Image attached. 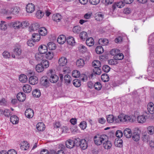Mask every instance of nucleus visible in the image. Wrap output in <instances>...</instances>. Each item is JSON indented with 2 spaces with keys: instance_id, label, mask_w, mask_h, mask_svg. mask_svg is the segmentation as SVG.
I'll return each mask as SVG.
<instances>
[{
  "instance_id": "de8ad7c7",
  "label": "nucleus",
  "mask_w": 154,
  "mask_h": 154,
  "mask_svg": "<svg viewBox=\"0 0 154 154\" xmlns=\"http://www.w3.org/2000/svg\"><path fill=\"white\" fill-rule=\"evenodd\" d=\"M87 33L85 32H82L80 33L79 36L82 39L85 40L87 37Z\"/></svg>"
},
{
  "instance_id": "5701e85b",
  "label": "nucleus",
  "mask_w": 154,
  "mask_h": 154,
  "mask_svg": "<svg viewBox=\"0 0 154 154\" xmlns=\"http://www.w3.org/2000/svg\"><path fill=\"white\" fill-rule=\"evenodd\" d=\"M103 145L104 148L105 149H110L111 146L112 144L109 141L105 140L103 142Z\"/></svg>"
},
{
  "instance_id": "7c9ffc66",
  "label": "nucleus",
  "mask_w": 154,
  "mask_h": 154,
  "mask_svg": "<svg viewBox=\"0 0 154 154\" xmlns=\"http://www.w3.org/2000/svg\"><path fill=\"white\" fill-rule=\"evenodd\" d=\"M87 84L88 87H96L97 86L98 87H101V84L99 82H97L95 83L90 81Z\"/></svg>"
},
{
  "instance_id": "a19ab883",
  "label": "nucleus",
  "mask_w": 154,
  "mask_h": 154,
  "mask_svg": "<svg viewBox=\"0 0 154 154\" xmlns=\"http://www.w3.org/2000/svg\"><path fill=\"white\" fill-rule=\"evenodd\" d=\"M101 79L104 82H107L109 80V77L108 75L104 73L102 74L101 76Z\"/></svg>"
},
{
  "instance_id": "8fccbe9b",
  "label": "nucleus",
  "mask_w": 154,
  "mask_h": 154,
  "mask_svg": "<svg viewBox=\"0 0 154 154\" xmlns=\"http://www.w3.org/2000/svg\"><path fill=\"white\" fill-rule=\"evenodd\" d=\"M64 80L66 84L70 83L71 81L70 76L68 75H66L64 76Z\"/></svg>"
},
{
  "instance_id": "c85d7f7f",
  "label": "nucleus",
  "mask_w": 154,
  "mask_h": 154,
  "mask_svg": "<svg viewBox=\"0 0 154 154\" xmlns=\"http://www.w3.org/2000/svg\"><path fill=\"white\" fill-rule=\"evenodd\" d=\"M98 42L100 45H107L109 43V41L107 39L102 38L99 39Z\"/></svg>"
},
{
  "instance_id": "7ed1b4c3",
  "label": "nucleus",
  "mask_w": 154,
  "mask_h": 154,
  "mask_svg": "<svg viewBox=\"0 0 154 154\" xmlns=\"http://www.w3.org/2000/svg\"><path fill=\"white\" fill-rule=\"evenodd\" d=\"M149 117V115L145 112L142 115H140L137 116V121L139 123H143L146 122V119Z\"/></svg>"
},
{
  "instance_id": "bf43d9fd",
  "label": "nucleus",
  "mask_w": 154,
  "mask_h": 154,
  "mask_svg": "<svg viewBox=\"0 0 154 154\" xmlns=\"http://www.w3.org/2000/svg\"><path fill=\"white\" fill-rule=\"evenodd\" d=\"M81 29V28L80 27L76 26L74 27L73 29V32L76 33H79Z\"/></svg>"
},
{
  "instance_id": "e2e57ef3",
  "label": "nucleus",
  "mask_w": 154,
  "mask_h": 154,
  "mask_svg": "<svg viewBox=\"0 0 154 154\" xmlns=\"http://www.w3.org/2000/svg\"><path fill=\"white\" fill-rule=\"evenodd\" d=\"M79 126L83 130L85 129L86 127V123L85 122L83 121L81 122L79 125Z\"/></svg>"
},
{
  "instance_id": "cd10ccee",
  "label": "nucleus",
  "mask_w": 154,
  "mask_h": 154,
  "mask_svg": "<svg viewBox=\"0 0 154 154\" xmlns=\"http://www.w3.org/2000/svg\"><path fill=\"white\" fill-rule=\"evenodd\" d=\"M61 19V16L59 14H54L52 16V19L57 22H59Z\"/></svg>"
},
{
  "instance_id": "6e6552de",
  "label": "nucleus",
  "mask_w": 154,
  "mask_h": 154,
  "mask_svg": "<svg viewBox=\"0 0 154 154\" xmlns=\"http://www.w3.org/2000/svg\"><path fill=\"white\" fill-rule=\"evenodd\" d=\"M25 115L28 118H32L34 115L33 110L30 108L27 109L25 111Z\"/></svg>"
},
{
  "instance_id": "603ef678",
  "label": "nucleus",
  "mask_w": 154,
  "mask_h": 154,
  "mask_svg": "<svg viewBox=\"0 0 154 154\" xmlns=\"http://www.w3.org/2000/svg\"><path fill=\"white\" fill-rule=\"evenodd\" d=\"M11 11L13 12V14H16L19 12L20 11V8L19 7L16 6L12 8Z\"/></svg>"
},
{
  "instance_id": "79ce46f5",
  "label": "nucleus",
  "mask_w": 154,
  "mask_h": 154,
  "mask_svg": "<svg viewBox=\"0 0 154 154\" xmlns=\"http://www.w3.org/2000/svg\"><path fill=\"white\" fill-rule=\"evenodd\" d=\"M54 56V54L53 52L52 51H49L46 54L45 57L48 59L51 60L53 58Z\"/></svg>"
},
{
  "instance_id": "ddd939ff",
  "label": "nucleus",
  "mask_w": 154,
  "mask_h": 154,
  "mask_svg": "<svg viewBox=\"0 0 154 154\" xmlns=\"http://www.w3.org/2000/svg\"><path fill=\"white\" fill-rule=\"evenodd\" d=\"M125 35L124 33H121L119 35H118V37L116 38V43L118 44L122 43Z\"/></svg>"
},
{
  "instance_id": "5fc2aeb1",
  "label": "nucleus",
  "mask_w": 154,
  "mask_h": 154,
  "mask_svg": "<svg viewBox=\"0 0 154 154\" xmlns=\"http://www.w3.org/2000/svg\"><path fill=\"white\" fill-rule=\"evenodd\" d=\"M73 84L75 87H80L81 85L80 81L77 79L74 80Z\"/></svg>"
},
{
  "instance_id": "1a4fd4ad",
  "label": "nucleus",
  "mask_w": 154,
  "mask_h": 154,
  "mask_svg": "<svg viewBox=\"0 0 154 154\" xmlns=\"http://www.w3.org/2000/svg\"><path fill=\"white\" fill-rule=\"evenodd\" d=\"M17 97V100L20 102L24 101L26 98L25 94L23 92L18 93Z\"/></svg>"
},
{
  "instance_id": "4468645a",
  "label": "nucleus",
  "mask_w": 154,
  "mask_h": 154,
  "mask_svg": "<svg viewBox=\"0 0 154 154\" xmlns=\"http://www.w3.org/2000/svg\"><path fill=\"white\" fill-rule=\"evenodd\" d=\"M39 27V25L38 23H35L32 24L31 26L29 27L30 32L35 31Z\"/></svg>"
},
{
  "instance_id": "e433bc0d",
  "label": "nucleus",
  "mask_w": 154,
  "mask_h": 154,
  "mask_svg": "<svg viewBox=\"0 0 154 154\" xmlns=\"http://www.w3.org/2000/svg\"><path fill=\"white\" fill-rule=\"evenodd\" d=\"M7 28V25L5 21H1L0 23V29L5 30Z\"/></svg>"
},
{
  "instance_id": "c9c22d12",
  "label": "nucleus",
  "mask_w": 154,
  "mask_h": 154,
  "mask_svg": "<svg viewBox=\"0 0 154 154\" xmlns=\"http://www.w3.org/2000/svg\"><path fill=\"white\" fill-rule=\"evenodd\" d=\"M32 94L35 97H38L41 95V92L39 90L36 89L32 91Z\"/></svg>"
},
{
  "instance_id": "412c9836",
  "label": "nucleus",
  "mask_w": 154,
  "mask_h": 154,
  "mask_svg": "<svg viewBox=\"0 0 154 154\" xmlns=\"http://www.w3.org/2000/svg\"><path fill=\"white\" fill-rule=\"evenodd\" d=\"M120 50L116 49V60H122L124 58V56L122 53H119Z\"/></svg>"
},
{
  "instance_id": "f03ea898",
  "label": "nucleus",
  "mask_w": 154,
  "mask_h": 154,
  "mask_svg": "<svg viewBox=\"0 0 154 154\" xmlns=\"http://www.w3.org/2000/svg\"><path fill=\"white\" fill-rule=\"evenodd\" d=\"M107 136L105 134H103L101 135H98L95 136L94 138V141L95 143L97 145H100L105 140H107Z\"/></svg>"
},
{
  "instance_id": "aec40b11",
  "label": "nucleus",
  "mask_w": 154,
  "mask_h": 154,
  "mask_svg": "<svg viewBox=\"0 0 154 154\" xmlns=\"http://www.w3.org/2000/svg\"><path fill=\"white\" fill-rule=\"evenodd\" d=\"M84 61L82 59H80L78 60L76 62V65L79 68L82 67L85 65Z\"/></svg>"
},
{
  "instance_id": "dca6fc26",
  "label": "nucleus",
  "mask_w": 154,
  "mask_h": 154,
  "mask_svg": "<svg viewBox=\"0 0 154 154\" xmlns=\"http://www.w3.org/2000/svg\"><path fill=\"white\" fill-rule=\"evenodd\" d=\"M124 134L125 137L127 138H130L132 135V133L129 128H126L124 131Z\"/></svg>"
},
{
  "instance_id": "6ab92c4d",
  "label": "nucleus",
  "mask_w": 154,
  "mask_h": 154,
  "mask_svg": "<svg viewBox=\"0 0 154 154\" xmlns=\"http://www.w3.org/2000/svg\"><path fill=\"white\" fill-rule=\"evenodd\" d=\"M86 43L87 46L89 47H91L94 45V40L91 37L88 38L87 39Z\"/></svg>"
},
{
  "instance_id": "864d4df0",
  "label": "nucleus",
  "mask_w": 154,
  "mask_h": 154,
  "mask_svg": "<svg viewBox=\"0 0 154 154\" xmlns=\"http://www.w3.org/2000/svg\"><path fill=\"white\" fill-rule=\"evenodd\" d=\"M44 13L41 11H38L36 14V17L38 19L41 18L44 15Z\"/></svg>"
},
{
  "instance_id": "a878e982",
  "label": "nucleus",
  "mask_w": 154,
  "mask_h": 154,
  "mask_svg": "<svg viewBox=\"0 0 154 154\" xmlns=\"http://www.w3.org/2000/svg\"><path fill=\"white\" fill-rule=\"evenodd\" d=\"M44 124L42 122L38 123L36 125L37 129L39 131H42L45 129Z\"/></svg>"
},
{
  "instance_id": "a211bd4d",
  "label": "nucleus",
  "mask_w": 154,
  "mask_h": 154,
  "mask_svg": "<svg viewBox=\"0 0 154 154\" xmlns=\"http://www.w3.org/2000/svg\"><path fill=\"white\" fill-rule=\"evenodd\" d=\"M66 146L68 148L71 149L74 146V142L73 140H68L66 142Z\"/></svg>"
},
{
  "instance_id": "2f4dec72",
  "label": "nucleus",
  "mask_w": 154,
  "mask_h": 154,
  "mask_svg": "<svg viewBox=\"0 0 154 154\" xmlns=\"http://www.w3.org/2000/svg\"><path fill=\"white\" fill-rule=\"evenodd\" d=\"M14 52L16 56L18 57L21 53V49L19 47H17L14 49Z\"/></svg>"
},
{
  "instance_id": "0eeeda50",
  "label": "nucleus",
  "mask_w": 154,
  "mask_h": 154,
  "mask_svg": "<svg viewBox=\"0 0 154 154\" xmlns=\"http://www.w3.org/2000/svg\"><path fill=\"white\" fill-rule=\"evenodd\" d=\"M26 11L27 12L31 13L35 10V6L32 3L28 4L26 6Z\"/></svg>"
},
{
  "instance_id": "338daca9",
  "label": "nucleus",
  "mask_w": 154,
  "mask_h": 154,
  "mask_svg": "<svg viewBox=\"0 0 154 154\" xmlns=\"http://www.w3.org/2000/svg\"><path fill=\"white\" fill-rule=\"evenodd\" d=\"M24 92L26 93H29L32 90V87H23Z\"/></svg>"
},
{
  "instance_id": "680f3d73",
  "label": "nucleus",
  "mask_w": 154,
  "mask_h": 154,
  "mask_svg": "<svg viewBox=\"0 0 154 154\" xmlns=\"http://www.w3.org/2000/svg\"><path fill=\"white\" fill-rule=\"evenodd\" d=\"M103 71L106 73L108 72L110 69V67L108 65H104L102 68Z\"/></svg>"
},
{
  "instance_id": "3c124183",
  "label": "nucleus",
  "mask_w": 154,
  "mask_h": 154,
  "mask_svg": "<svg viewBox=\"0 0 154 154\" xmlns=\"http://www.w3.org/2000/svg\"><path fill=\"white\" fill-rule=\"evenodd\" d=\"M72 75L73 77L77 78L79 76L80 72L78 70H74L72 72Z\"/></svg>"
},
{
  "instance_id": "f257e3e1",
  "label": "nucleus",
  "mask_w": 154,
  "mask_h": 154,
  "mask_svg": "<svg viewBox=\"0 0 154 154\" xmlns=\"http://www.w3.org/2000/svg\"><path fill=\"white\" fill-rule=\"evenodd\" d=\"M136 118L134 116H124L121 114L118 116V118L116 119V123L119 122H133L135 121Z\"/></svg>"
},
{
  "instance_id": "ea45409f",
  "label": "nucleus",
  "mask_w": 154,
  "mask_h": 154,
  "mask_svg": "<svg viewBox=\"0 0 154 154\" xmlns=\"http://www.w3.org/2000/svg\"><path fill=\"white\" fill-rule=\"evenodd\" d=\"M103 18V15L100 13H97L96 14L95 19L98 21L102 20Z\"/></svg>"
},
{
  "instance_id": "69168bd1",
  "label": "nucleus",
  "mask_w": 154,
  "mask_h": 154,
  "mask_svg": "<svg viewBox=\"0 0 154 154\" xmlns=\"http://www.w3.org/2000/svg\"><path fill=\"white\" fill-rule=\"evenodd\" d=\"M3 57L5 58H8L11 56L9 52L7 51H5L2 54Z\"/></svg>"
},
{
  "instance_id": "9d476101",
  "label": "nucleus",
  "mask_w": 154,
  "mask_h": 154,
  "mask_svg": "<svg viewBox=\"0 0 154 154\" xmlns=\"http://www.w3.org/2000/svg\"><path fill=\"white\" fill-rule=\"evenodd\" d=\"M147 110L151 114L154 113V104L152 102L149 103L147 105Z\"/></svg>"
},
{
  "instance_id": "c756f323",
  "label": "nucleus",
  "mask_w": 154,
  "mask_h": 154,
  "mask_svg": "<svg viewBox=\"0 0 154 154\" xmlns=\"http://www.w3.org/2000/svg\"><path fill=\"white\" fill-rule=\"evenodd\" d=\"M19 80L22 83L26 82L28 79L27 76L24 74L20 75L19 78Z\"/></svg>"
},
{
  "instance_id": "4c0bfd02",
  "label": "nucleus",
  "mask_w": 154,
  "mask_h": 154,
  "mask_svg": "<svg viewBox=\"0 0 154 154\" xmlns=\"http://www.w3.org/2000/svg\"><path fill=\"white\" fill-rule=\"evenodd\" d=\"M106 119L109 123H112L114 121V117L112 115H108L106 116Z\"/></svg>"
},
{
  "instance_id": "58836bf2",
  "label": "nucleus",
  "mask_w": 154,
  "mask_h": 154,
  "mask_svg": "<svg viewBox=\"0 0 154 154\" xmlns=\"http://www.w3.org/2000/svg\"><path fill=\"white\" fill-rule=\"evenodd\" d=\"M95 51L96 53L98 54H101L104 51L103 48L100 46H97L96 48Z\"/></svg>"
},
{
  "instance_id": "4be33fe9",
  "label": "nucleus",
  "mask_w": 154,
  "mask_h": 154,
  "mask_svg": "<svg viewBox=\"0 0 154 154\" xmlns=\"http://www.w3.org/2000/svg\"><path fill=\"white\" fill-rule=\"evenodd\" d=\"M40 35L39 33H34L32 34V39L35 42H38L40 39Z\"/></svg>"
},
{
  "instance_id": "0e129e2a",
  "label": "nucleus",
  "mask_w": 154,
  "mask_h": 154,
  "mask_svg": "<svg viewBox=\"0 0 154 154\" xmlns=\"http://www.w3.org/2000/svg\"><path fill=\"white\" fill-rule=\"evenodd\" d=\"M125 5V4L122 1H120L116 3V6L119 8H122Z\"/></svg>"
},
{
  "instance_id": "2eb2a0df",
  "label": "nucleus",
  "mask_w": 154,
  "mask_h": 154,
  "mask_svg": "<svg viewBox=\"0 0 154 154\" xmlns=\"http://www.w3.org/2000/svg\"><path fill=\"white\" fill-rule=\"evenodd\" d=\"M58 80V76L56 75L52 74L50 78V82L53 83L57 82Z\"/></svg>"
},
{
  "instance_id": "052dcab7",
  "label": "nucleus",
  "mask_w": 154,
  "mask_h": 154,
  "mask_svg": "<svg viewBox=\"0 0 154 154\" xmlns=\"http://www.w3.org/2000/svg\"><path fill=\"white\" fill-rule=\"evenodd\" d=\"M99 67L95 68L93 69V72L96 75H100L101 72V71Z\"/></svg>"
},
{
  "instance_id": "f704fd0d",
  "label": "nucleus",
  "mask_w": 154,
  "mask_h": 154,
  "mask_svg": "<svg viewBox=\"0 0 154 154\" xmlns=\"http://www.w3.org/2000/svg\"><path fill=\"white\" fill-rule=\"evenodd\" d=\"M35 69L37 72H41L44 70V68L42 66V64H38L36 66Z\"/></svg>"
},
{
  "instance_id": "13d9d810",
  "label": "nucleus",
  "mask_w": 154,
  "mask_h": 154,
  "mask_svg": "<svg viewBox=\"0 0 154 154\" xmlns=\"http://www.w3.org/2000/svg\"><path fill=\"white\" fill-rule=\"evenodd\" d=\"M117 138H116V140H117V146L121 147L122 146L123 141L120 138H118V140H117Z\"/></svg>"
},
{
  "instance_id": "b1692460",
  "label": "nucleus",
  "mask_w": 154,
  "mask_h": 154,
  "mask_svg": "<svg viewBox=\"0 0 154 154\" xmlns=\"http://www.w3.org/2000/svg\"><path fill=\"white\" fill-rule=\"evenodd\" d=\"M38 32L40 35L42 36H45L46 35L47 33V29L44 27H42L40 28L38 31Z\"/></svg>"
},
{
  "instance_id": "9b49d317",
  "label": "nucleus",
  "mask_w": 154,
  "mask_h": 154,
  "mask_svg": "<svg viewBox=\"0 0 154 154\" xmlns=\"http://www.w3.org/2000/svg\"><path fill=\"white\" fill-rule=\"evenodd\" d=\"M66 40V37L63 35H59L57 38V42L60 44H63Z\"/></svg>"
},
{
  "instance_id": "774afa93",
  "label": "nucleus",
  "mask_w": 154,
  "mask_h": 154,
  "mask_svg": "<svg viewBox=\"0 0 154 154\" xmlns=\"http://www.w3.org/2000/svg\"><path fill=\"white\" fill-rule=\"evenodd\" d=\"M123 12L125 14H129L131 12V9L130 8H124Z\"/></svg>"
},
{
  "instance_id": "20e7f679",
  "label": "nucleus",
  "mask_w": 154,
  "mask_h": 154,
  "mask_svg": "<svg viewBox=\"0 0 154 154\" xmlns=\"http://www.w3.org/2000/svg\"><path fill=\"white\" fill-rule=\"evenodd\" d=\"M59 65L61 66H65L67 63V59L64 57H62L58 60Z\"/></svg>"
},
{
  "instance_id": "6e6d98bb",
  "label": "nucleus",
  "mask_w": 154,
  "mask_h": 154,
  "mask_svg": "<svg viewBox=\"0 0 154 154\" xmlns=\"http://www.w3.org/2000/svg\"><path fill=\"white\" fill-rule=\"evenodd\" d=\"M148 133L150 134H152L154 132V127L151 126L148 127L147 128Z\"/></svg>"
},
{
  "instance_id": "39448f33",
  "label": "nucleus",
  "mask_w": 154,
  "mask_h": 154,
  "mask_svg": "<svg viewBox=\"0 0 154 154\" xmlns=\"http://www.w3.org/2000/svg\"><path fill=\"white\" fill-rule=\"evenodd\" d=\"M41 84L42 86L48 87L50 86L49 81L45 77H42L40 80Z\"/></svg>"
},
{
  "instance_id": "4d7b16f0",
  "label": "nucleus",
  "mask_w": 154,
  "mask_h": 154,
  "mask_svg": "<svg viewBox=\"0 0 154 154\" xmlns=\"http://www.w3.org/2000/svg\"><path fill=\"white\" fill-rule=\"evenodd\" d=\"M81 140L79 138L75 139L73 142H74V146H79Z\"/></svg>"
},
{
  "instance_id": "09e8293b",
  "label": "nucleus",
  "mask_w": 154,
  "mask_h": 154,
  "mask_svg": "<svg viewBox=\"0 0 154 154\" xmlns=\"http://www.w3.org/2000/svg\"><path fill=\"white\" fill-rule=\"evenodd\" d=\"M41 53H37L35 54V57L36 60L38 61H41L43 59V56Z\"/></svg>"
},
{
  "instance_id": "423d86ee",
  "label": "nucleus",
  "mask_w": 154,
  "mask_h": 154,
  "mask_svg": "<svg viewBox=\"0 0 154 154\" xmlns=\"http://www.w3.org/2000/svg\"><path fill=\"white\" fill-rule=\"evenodd\" d=\"M29 82L32 85H34L38 82V79L37 77L34 76H31L29 78Z\"/></svg>"
},
{
  "instance_id": "bb28decb",
  "label": "nucleus",
  "mask_w": 154,
  "mask_h": 154,
  "mask_svg": "<svg viewBox=\"0 0 154 154\" xmlns=\"http://www.w3.org/2000/svg\"><path fill=\"white\" fill-rule=\"evenodd\" d=\"M66 41L67 44L69 45H74L75 43L74 38L72 37H68Z\"/></svg>"
},
{
  "instance_id": "393cba45",
  "label": "nucleus",
  "mask_w": 154,
  "mask_h": 154,
  "mask_svg": "<svg viewBox=\"0 0 154 154\" xmlns=\"http://www.w3.org/2000/svg\"><path fill=\"white\" fill-rule=\"evenodd\" d=\"M10 121L13 124H16L18 122L19 119L16 115H13L10 117Z\"/></svg>"
},
{
  "instance_id": "72a5a7b5",
  "label": "nucleus",
  "mask_w": 154,
  "mask_h": 154,
  "mask_svg": "<svg viewBox=\"0 0 154 154\" xmlns=\"http://www.w3.org/2000/svg\"><path fill=\"white\" fill-rule=\"evenodd\" d=\"M48 49H49L50 50H54L56 48V47L54 43L52 42H50L47 44Z\"/></svg>"
},
{
  "instance_id": "f8f14e48",
  "label": "nucleus",
  "mask_w": 154,
  "mask_h": 154,
  "mask_svg": "<svg viewBox=\"0 0 154 154\" xmlns=\"http://www.w3.org/2000/svg\"><path fill=\"white\" fill-rule=\"evenodd\" d=\"M79 146L82 149H86L88 146L87 141L85 139L81 140Z\"/></svg>"
},
{
  "instance_id": "a18cd8bd",
  "label": "nucleus",
  "mask_w": 154,
  "mask_h": 154,
  "mask_svg": "<svg viewBox=\"0 0 154 154\" xmlns=\"http://www.w3.org/2000/svg\"><path fill=\"white\" fill-rule=\"evenodd\" d=\"M41 64H42L44 68H47L49 66V62L47 60H42Z\"/></svg>"
},
{
  "instance_id": "37998d69",
  "label": "nucleus",
  "mask_w": 154,
  "mask_h": 154,
  "mask_svg": "<svg viewBox=\"0 0 154 154\" xmlns=\"http://www.w3.org/2000/svg\"><path fill=\"white\" fill-rule=\"evenodd\" d=\"M133 139L135 141H138L140 138V134L137 132H135L132 136Z\"/></svg>"
},
{
  "instance_id": "c03bdc74",
  "label": "nucleus",
  "mask_w": 154,
  "mask_h": 154,
  "mask_svg": "<svg viewBox=\"0 0 154 154\" xmlns=\"http://www.w3.org/2000/svg\"><path fill=\"white\" fill-rule=\"evenodd\" d=\"M29 147V144L26 142L23 143L20 146V148L23 150H26Z\"/></svg>"
},
{
  "instance_id": "49530a36",
  "label": "nucleus",
  "mask_w": 154,
  "mask_h": 154,
  "mask_svg": "<svg viewBox=\"0 0 154 154\" xmlns=\"http://www.w3.org/2000/svg\"><path fill=\"white\" fill-rule=\"evenodd\" d=\"M92 65L94 67V68L100 67L101 66L100 62L97 60H96L93 62Z\"/></svg>"
},
{
  "instance_id": "f3484780",
  "label": "nucleus",
  "mask_w": 154,
  "mask_h": 154,
  "mask_svg": "<svg viewBox=\"0 0 154 154\" xmlns=\"http://www.w3.org/2000/svg\"><path fill=\"white\" fill-rule=\"evenodd\" d=\"M38 51L39 53L41 54H45L48 51V48L47 46L45 45H41L38 48Z\"/></svg>"
},
{
  "instance_id": "473e14b6",
  "label": "nucleus",
  "mask_w": 154,
  "mask_h": 154,
  "mask_svg": "<svg viewBox=\"0 0 154 154\" xmlns=\"http://www.w3.org/2000/svg\"><path fill=\"white\" fill-rule=\"evenodd\" d=\"M13 27L15 29H17L21 27V22L17 21L12 23Z\"/></svg>"
}]
</instances>
